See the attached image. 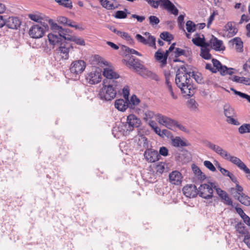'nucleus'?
Wrapping results in <instances>:
<instances>
[{"label":"nucleus","mask_w":250,"mask_h":250,"mask_svg":"<svg viewBox=\"0 0 250 250\" xmlns=\"http://www.w3.org/2000/svg\"><path fill=\"white\" fill-rule=\"evenodd\" d=\"M123 49L125 50L126 53H130V54H135L139 56H141V54L138 51L133 49H131L126 46H123Z\"/></svg>","instance_id":"obj_47"},{"label":"nucleus","mask_w":250,"mask_h":250,"mask_svg":"<svg viewBox=\"0 0 250 250\" xmlns=\"http://www.w3.org/2000/svg\"><path fill=\"white\" fill-rule=\"evenodd\" d=\"M214 183L209 182L208 184H204L200 186L198 188L199 196L205 199H210L213 197V189L212 184Z\"/></svg>","instance_id":"obj_4"},{"label":"nucleus","mask_w":250,"mask_h":250,"mask_svg":"<svg viewBox=\"0 0 250 250\" xmlns=\"http://www.w3.org/2000/svg\"><path fill=\"white\" fill-rule=\"evenodd\" d=\"M103 74L104 77H105V79L103 81H117L116 79L119 78V75L118 73L109 68H104Z\"/></svg>","instance_id":"obj_14"},{"label":"nucleus","mask_w":250,"mask_h":250,"mask_svg":"<svg viewBox=\"0 0 250 250\" xmlns=\"http://www.w3.org/2000/svg\"><path fill=\"white\" fill-rule=\"evenodd\" d=\"M224 159L232 163L234 165H235L241 170L245 166H246V165L239 158L234 156H231L229 152H228L227 156H225Z\"/></svg>","instance_id":"obj_19"},{"label":"nucleus","mask_w":250,"mask_h":250,"mask_svg":"<svg viewBox=\"0 0 250 250\" xmlns=\"http://www.w3.org/2000/svg\"><path fill=\"white\" fill-rule=\"evenodd\" d=\"M191 77H192L197 83H203V78L201 73L191 71Z\"/></svg>","instance_id":"obj_42"},{"label":"nucleus","mask_w":250,"mask_h":250,"mask_svg":"<svg viewBox=\"0 0 250 250\" xmlns=\"http://www.w3.org/2000/svg\"><path fill=\"white\" fill-rule=\"evenodd\" d=\"M239 132L240 134H244L250 132V124H244L241 125L238 128Z\"/></svg>","instance_id":"obj_41"},{"label":"nucleus","mask_w":250,"mask_h":250,"mask_svg":"<svg viewBox=\"0 0 250 250\" xmlns=\"http://www.w3.org/2000/svg\"><path fill=\"white\" fill-rule=\"evenodd\" d=\"M204 166L209 169L210 171L214 172L216 171V168L209 161H205L204 162Z\"/></svg>","instance_id":"obj_52"},{"label":"nucleus","mask_w":250,"mask_h":250,"mask_svg":"<svg viewBox=\"0 0 250 250\" xmlns=\"http://www.w3.org/2000/svg\"><path fill=\"white\" fill-rule=\"evenodd\" d=\"M174 53L175 57H178L181 55H185V51L180 48H176Z\"/></svg>","instance_id":"obj_59"},{"label":"nucleus","mask_w":250,"mask_h":250,"mask_svg":"<svg viewBox=\"0 0 250 250\" xmlns=\"http://www.w3.org/2000/svg\"><path fill=\"white\" fill-rule=\"evenodd\" d=\"M213 66L210 63H207L206 65V69L210 70L212 73H216L220 71L221 66V62L216 59H212Z\"/></svg>","instance_id":"obj_21"},{"label":"nucleus","mask_w":250,"mask_h":250,"mask_svg":"<svg viewBox=\"0 0 250 250\" xmlns=\"http://www.w3.org/2000/svg\"><path fill=\"white\" fill-rule=\"evenodd\" d=\"M236 193L235 195H241L243 194H244L243 192V188L240 186L238 184H237L236 185V188H235Z\"/></svg>","instance_id":"obj_63"},{"label":"nucleus","mask_w":250,"mask_h":250,"mask_svg":"<svg viewBox=\"0 0 250 250\" xmlns=\"http://www.w3.org/2000/svg\"><path fill=\"white\" fill-rule=\"evenodd\" d=\"M232 44L235 45V49L238 52H242L243 51V42L240 38L236 37L231 41Z\"/></svg>","instance_id":"obj_28"},{"label":"nucleus","mask_w":250,"mask_h":250,"mask_svg":"<svg viewBox=\"0 0 250 250\" xmlns=\"http://www.w3.org/2000/svg\"><path fill=\"white\" fill-rule=\"evenodd\" d=\"M183 192L187 197L194 198L198 194V189L194 185H187L183 188Z\"/></svg>","instance_id":"obj_12"},{"label":"nucleus","mask_w":250,"mask_h":250,"mask_svg":"<svg viewBox=\"0 0 250 250\" xmlns=\"http://www.w3.org/2000/svg\"><path fill=\"white\" fill-rule=\"evenodd\" d=\"M102 6L107 10H113L117 8V6H115L109 0H104Z\"/></svg>","instance_id":"obj_43"},{"label":"nucleus","mask_w":250,"mask_h":250,"mask_svg":"<svg viewBox=\"0 0 250 250\" xmlns=\"http://www.w3.org/2000/svg\"><path fill=\"white\" fill-rule=\"evenodd\" d=\"M210 49L206 48H201L200 56L205 60H209L211 58V55L209 53Z\"/></svg>","instance_id":"obj_36"},{"label":"nucleus","mask_w":250,"mask_h":250,"mask_svg":"<svg viewBox=\"0 0 250 250\" xmlns=\"http://www.w3.org/2000/svg\"><path fill=\"white\" fill-rule=\"evenodd\" d=\"M234 196L244 205L250 206V197L245 194H243L241 195H234Z\"/></svg>","instance_id":"obj_27"},{"label":"nucleus","mask_w":250,"mask_h":250,"mask_svg":"<svg viewBox=\"0 0 250 250\" xmlns=\"http://www.w3.org/2000/svg\"><path fill=\"white\" fill-rule=\"evenodd\" d=\"M160 38L164 41L168 42L170 43L171 41L173 39V36L168 32H163L160 34Z\"/></svg>","instance_id":"obj_40"},{"label":"nucleus","mask_w":250,"mask_h":250,"mask_svg":"<svg viewBox=\"0 0 250 250\" xmlns=\"http://www.w3.org/2000/svg\"><path fill=\"white\" fill-rule=\"evenodd\" d=\"M183 176L178 171H173L169 175V179L172 184L179 185L182 181Z\"/></svg>","instance_id":"obj_18"},{"label":"nucleus","mask_w":250,"mask_h":250,"mask_svg":"<svg viewBox=\"0 0 250 250\" xmlns=\"http://www.w3.org/2000/svg\"><path fill=\"white\" fill-rule=\"evenodd\" d=\"M192 168L193 171L194 172V173L195 174H196L198 176H201V179L205 178V175H203V176L204 177H203L202 176V175L203 173L201 171V170H200V169L197 166H196L195 165H193L192 166Z\"/></svg>","instance_id":"obj_48"},{"label":"nucleus","mask_w":250,"mask_h":250,"mask_svg":"<svg viewBox=\"0 0 250 250\" xmlns=\"http://www.w3.org/2000/svg\"><path fill=\"white\" fill-rule=\"evenodd\" d=\"M127 14H129L130 12L125 8L124 11L119 10L116 11L114 17L118 19H125L127 17Z\"/></svg>","instance_id":"obj_34"},{"label":"nucleus","mask_w":250,"mask_h":250,"mask_svg":"<svg viewBox=\"0 0 250 250\" xmlns=\"http://www.w3.org/2000/svg\"><path fill=\"white\" fill-rule=\"evenodd\" d=\"M69 20H68L65 17H59L57 18V21L59 23L62 24L63 25H67Z\"/></svg>","instance_id":"obj_55"},{"label":"nucleus","mask_w":250,"mask_h":250,"mask_svg":"<svg viewBox=\"0 0 250 250\" xmlns=\"http://www.w3.org/2000/svg\"><path fill=\"white\" fill-rule=\"evenodd\" d=\"M218 168L221 172V173L224 175L226 176H229V174H230V172H229L228 170L226 169L225 168H224L222 167L219 164H218Z\"/></svg>","instance_id":"obj_60"},{"label":"nucleus","mask_w":250,"mask_h":250,"mask_svg":"<svg viewBox=\"0 0 250 250\" xmlns=\"http://www.w3.org/2000/svg\"><path fill=\"white\" fill-rule=\"evenodd\" d=\"M86 81L90 84H95L100 83L102 79L101 72L92 71L87 74Z\"/></svg>","instance_id":"obj_10"},{"label":"nucleus","mask_w":250,"mask_h":250,"mask_svg":"<svg viewBox=\"0 0 250 250\" xmlns=\"http://www.w3.org/2000/svg\"><path fill=\"white\" fill-rule=\"evenodd\" d=\"M164 0H152L151 3L149 4L150 6H151L152 7L154 8H157L158 6L160 5L161 7H163V4L162 1H163Z\"/></svg>","instance_id":"obj_51"},{"label":"nucleus","mask_w":250,"mask_h":250,"mask_svg":"<svg viewBox=\"0 0 250 250\" xmlns=\"http://www.w3.org/2000/svg\"><path fill=\"white\" fill-rule=\"evenodd\" d=\"M165 164L163 163H160L156 166V171L157 173L162 174L164 172L165 169Z\"/></svg>","instance_id":"obj_50"},{"label":"nucleus","mask_w":250,"mask_h":250,"mask_svg":"<svg viewBox=\"0 0 250 250\" xmlns=\"http://www.w3.org/2000/svg\"><path fill=\"white\" fill-rule=\"evenodd\" d=\"M159 154L164 156H167L168 155V149L165 146H162L159 149Z\"/></svg>","instance_id":"obj_64"},{"label":"nucleus","mask_w":250,"mask_h":250,"mask_svg":"<svg viewBox=\"0 0 250 250\" xmlns=\"http://www.w3.org/2000/svg\"><path fill=\"white\" fill-rule=\"evenodd\" d=\"M123 93L125 100L128 101V96L129 94V88L128 86H125L123 89Z\"/></svg>","instance_id":"obj_56"},{"label":"nucleus","mask_w":250,"mask_h":250,"mask_svg":"<svg viewBox=\"0 0 250 250\" xmlns=\"http://www.w3.org/2000/svg\"><path fill=\"white\" fill-rule=\"evenodd\" d=\"M67 41L62 42L59 47L56 49L57 52L60 54L62 58L65 60L68 59L69 52L70 50L72 48L71 44Z\"/></svg>","instance_id":"obj_6"},{"label":"nucleus","mask_w":250,"mask_h":250,"mask_svg":"<svg viewBox=\"0 0 250 250\" xmlns=\"http://www.w3.org/2000/svg\"><path fill=\"white\" fill-rule=\"evenodd\" d=\"M29 18L33 21L38 22V23H42V18L39 15L35 14H29L28 15Z\"/></svg>","instance_id":"obj_44"},{"label":"nucleus","mask_w":250,"mask_h":250,"mask_svg":"<svg viewBox=\"0 0 250 250\" xmlns=\"http://www.w3.org/2000/svg\"><path fill=\"white\" fill-rule=\"evenodd\" d=\"M9 28L17 29L21 25V21L17 17H9L6 21L5 24Z\"/></svg>","instance_id":"obj_20"},{"label":"nucleus","mask_w":250,"mask_h":250,"mask_svg":"<svg viewBox=\"0 0 250 250\" xmlns=\"http://www.w3.org/2000/svg\"><path fill=\"white\" fill-rule=\"evenodd\" d=\"M61 6L69 9H71L73 7L72 2L70 0H63Z\"/></svg>","instance_id":"obj_57"},{"label":"nucleus","mask_w":250,"mask_h":250,"mask_svg":"<svg viewBox=\"0 0 250 250\" xmlns=\"http://www.w3.org/2000/svg\"><path fill=\"white\" fill-rule=\"evenodd\" d=\"M230 90L231 91H232L236 95L239 96L240 97H241L242 98L246 99L249 103H250V95H249L247 94L241 92L240 91H238L236 90L235 89H234L233 88H231Z\"/></svg>","instance_id":"obj_45"},{"label":"nucleus","mask_w":250,"mask_h":250,"mask_svg":"<svg viewBox=\"0 0 250 250\" xmlns=\"http://www.w3.org/2000/svg\"><path fill=\"white\" fill-rule=\"evenodd\" d=\"M149 21L150 24L154 26L160 22V20L158 17L155 16H150L149 17Z\"/></svg>","instance_id":"obj_46"},{"label":"nucleus","mask_w":250,"mask_h":250,"mask_svg":"<svg viewBox=\"0 0 250 250\" xmlns=\"http://www.w3.org/2000/svg\"><path fill=\"white\" fill-rule=\"evenodd\" d=\"M210 44L211 47L217 51H223L225 49V46L223 45V42L213 36H212L210 40Z\"/></svg>","instance_id":"obj_17"},{"label":"nucleus","mask_w":250,"mask_h":250,"mask_svg":"<svg viewBox=\"0 0 250 250\" xmlns=\"http://www.w3.org/2000/svg\"><path fill=\"white\" fill-rule=\"evenodd\" d=\"M235 228L236 231L239 233L241 234L242 235H244V236L247 235V234H250L249 231L248 230L246 227L244 226V224L241 222L237 223L235 225Z\"/></svg>","instance_id":"obj_31"},{"label":"nucleus","mask_w":250,"mask_h":250,"mask_svg":"<svg viewBox=\"0 0 250 250\" xmlns=\"http://www.w3.org/2000/svg\"><path fill=\"white\" fill-rule=\"evenodd\" d=\"M224 112L227 118L231 117V116H235V113L234 109L228 104H226L224 105Z\"/></svg>","instance_id":"obj_29"},{"label":"nucleus","mask_w":250,"mask_h":250,"mask_svg":"<svg viewBox=\"0 0 250 250\" xmlns=\"http://www.w3.org/2000/svg\"><path fill=\"white\" fill-rule=\"evenodd\" d=\"M243 242L250 249V234H247V235L244 236Z\"/></svg>","instance_id":"obj_61"},{"label":"nucleus","mask_w":250,"mask_h":250,"mask_svg":"<svg viewBox=\"0 0 250 250\" xmlns=\"http://www.w3.org/2000/svg\"><path fill=\"white\" fill-rule=\"evenodd\" d=\"M202 37L200 36V35L198 34H196L195 38H193L192 41L193 43L198 46L201 47L203 43H204V41H205V38L203 35H202Z\"/></svg>","instance_id":"obj_33"},{"label":"nucleus","mask_w":250,"mask_h":250,"mask_svg":"<svg viewBox=\"0 0 250 250\" xmlns=\"http://www.w3.org/2000/svg\"><path fill=\"white\" fill-rule=\"evenodd\" d=\"M233 70V68H228L226 65H224L221 63L219 72L222 76H225L227 75H231L234 73Z\"/></svg>","instance_id":"obj_30"},{"label":"nucleus","mask_w":250,"mask_h":250,"mask_svg":"<svg viewBox=\"0 0 250 250\" xmlns=\"http://www.w3.org/2000/svg\"><path fill=\"white\" fill-rule=\"evenodd\" d=\"M162 2L163 9L175 16L178 15L179 10L171 1L169 0H164Z\"/></svg>","instance_id":"obj_16"},{"label":"nucleus","mask_w":250,"mask_h":250,"mask_svg":"<svg viewBox=\"0 0 250 250\" xmlns=\"http://www.w3.org/2000/svg\"><path fill=\"white\" fill-rule=\"evenodd\" d=\"M156 119L160 124L165 126L168 128H170L174 126V125L176 124V121L160 114H158L156 115Z\"/></svg>","instance_id":"obj_9"},{"label":"nucleus","mask_w":250,"mask_h":250,"mask_svg":"<svg viewBox=\"0 0 250 250\" xmlns=\"http://www.w3.org/2000/svg\"><path fill=\"white\" fill-rule=\"evenodd\" d=\"M127 102L128 108L135 110V111L137 112V109H136L135 107L140 102L139 99L135 95H133L130 100L128 99V101H127Z\"/></svg>","instance_id":"obj_26"},{"label":"nucleus","mask_w":250,"mask_h":250,"mask_svg":"<svg viewBox=\"0 0 250 250\" xmlns=\"http://www.w3.org/2000/svg\"><path fill=\"white\" fill-rule=\"evenodd\" d=\"M206 146L215 152L217 154L219 155L223 159L225 158V156H227L228 151L226 150L223 149L220 146L215 145L210 142H207L206 143Z\"/></svg>","instance_id":"obj_15"},{"label":"nucleus","mask_w":250,"mask_h":250,"mask_svg":"<svg viewBox=\"0 0 250 250\" xmlns=\"http://www.w3.org/2000/svg\"><path fill=\"white\" fill-rule=\"evenodd\" d=\"M190 77L191 71L185 66H181L177 70L175 83L184 96H191L194 93V88L191 83Z\"/></svg>","instance_id":"obj_1"},{"label":"nucleus","mask_w":250,"mask_h":250,"mask_svg":"<svg viewBox=\"0 0 250 250\" xmlns=\"http://www.w3.org/2000/svg\"><path fill=\"white\" fill-rule=\"evenodd\" d=\"M224 202V203L226 205L229 206H232V200L229 197L228 195L225 196L222 199Z\"/></svg>","instance_id":"obj_62"},{"label":"nucleus","mask_w":250,"mask_h":250,"mask_svg":"<svg viewBox=\"0 0 250 250\" xmlns=\"http://www.w3.org/2000/svg\"><path fill=\"white\" fill-rule=\"evenodd\" d=\"M117 35L121 37H122L123 38H124L125 39L126 41H128V42H130V41H131L132 42L133 40L132 39H131V37L129 36V35L126 33V32H122V31H120L119 32H118L117 33Z\"/></svg>","instance_id":"obj_49"},{"label":"nucleus","mask_w":250,"mask_h":250,"mask_svg":"<svg viewBox=\"0 0 250 250\" xmlns=\"http://www.w3.org/2000/svg\"><path fill=\"white\" fill-rule=\"evenodd\" d=\"M187 105L188 107L192 111L196 112L198 110V104L193 99H190L188 100Z\"/></svg>","instance_id":"obj_32"},{"label":"nucleus","mask_w":250,"mask_h":250,"mask_svg":"<svg viewBox=\"0 0 250 250\" xmlns=\"http://www.w3.org/2000/svg\"><path fill=\"white\" fill-rule=\"evenodd\" d=\"M171 144L176 147H183L190 145L187 140H183L180 137H175L172 139Z\"/></svg>","instance_id":"obj_23"},{"label":"nucleus","mask_w":250,"mask_h":250,"mask_svg":"<svg viewBox=\"0 0 250 250\" xmlns=\"http://www.w3.org/2000/svg\"><path fill=\"white\" fill-rule=\"evenodd\" d=\"M67 41H73L76 44L80 45H85V42H84V40L81 38H78V37H67Z\"/></svg>","instance_id":"obj_38"},{"label":"nucleus","mask_w":250,"mask_h":250,"mask_svg":"<svg viewBox=\"0 0 250 250\" xmlns=\"http://www.w3.org/2000/svg\"><path fill=\"white\" fill-rule=\"evenodd\" d=\"M144 35L147 37V39H145L140 34H136V39L137 41L143 44L148 45L150 47L156 48V39L155 38L151 35L149 32H145Z\"/></svg>","instance_id":"obj_7"},{"label":"nucleus","mask_w":250,"mask_h":250,"mask_svg":"<svg viewBox=\"0 0 250 250\" xmlns=\"http://www.w3.org/2000/svg\"><path fill=\"white\" fill-rule=\"evenodd\" d=\"M212 187L213 188V189L215 190L218 195L222 199H223L225 196L227 195V193L221 189L216 184H212Z\"/></svg>","instance_id":"obj_37"},{"label":"nucleus","mask_w":250,"mask_h":250,"mask_svg":"<svg viewBox=\"0 0 250 250\" xmlns=\"http://www.w3.org/2000/svg\"><path fill=\"white\" fill-rule=\"evenodd\" d=\"M217 15H218V12L217 11H213V12L211 14L208 21L207 27L208 28L209 27L210 24L212 23V21L214 20L215 16Z\"/></svg>","instance_id":"obj_53"},{"label":"nucleus","mask_w":250,"mask_h":250,"mask_svg":"<svg viewBox=\"0 0 250 250\" xmlns=\"http://www.w3.org/2000/svg\"><path fill=\"white\" fill-rule=\"evenodd\" d=\"M159 154L157 150L150 148L146 149L144 153V157L146 161L153 163L159 160Z\"/></svg>","instance_id":"obj_13"},{"label":"nucleus","mask_w":250,"mask_h":250,"mask_svg":"<svg viewBox=\"0 0 250 250\" xmlns=\"http://www.w3.org/2000/svg\"><path fill=\"white\" fill-rule=\"evenodd\" d=\"M103 86L98 96L102 100L110 101L114 99L117 92L121 88V84L117 81H103Z\"/></svg>","instance_id":"obj_2"},{"label":"nucleus","mask_w":250,"mask_h":250,"mask_svg":"<svg viewBox=\"0 0 250 250\" xmlns=\"http://www.w3.org/2000/svg\"><path fill=\"white\" fill-rule=\"evenodd\" d=\"M234 116H231V117L227 118V122L229 124H230L233 125H240L239 122L235 119L234 118Z\"/></svg>","instance_id":"obj_54"},{"label":"nucleus","mask_w":250,"mask_h":250,"mask_svg":"<svg viewBox=\"0 0 250 250\" xmlns=\"http://www.w3.org/2000/svg\"><path fill=\"white\" fill-rule=\"evenodd\" d=\"M225 30L228 32V36L229 37L234 36L237 33L238 30L235 26V22L229 21L224 27Z\"/></svg>","instance_id":"obj_22"},{"label":"nucleus","mask_w":250,"mask_h":250,"mask_svg":"<svg viewBox=\"0 0 250 250\" xmlns=\"http://www.w3.org/2000/svg\"><path fill=\"white\" fill-rule=\"evenodd\" d=\"M67 37L65 35L60 36L59 34L50 33L48 35V39L50 44L52 45L58 44L59 45L62 42L67 40Z\"/></svg>","instance_id":"obj_11"},{"label":"nucleus","mask_w":250,"mask_h":250,"mask_svg":"<svg viewBox=\"0 0 250 250\" xmlns=\"http://www.w3.org/2000/svg\"><path fill=\"white\" fill-rule=\"evenodd\" d=\"M141 124V120L134 114H130L127 116L125 127L127 131H130L134 127H138Z\"/></svg>","instance_id":"obj_8"},{"label":"nucleus","mask_w":250,"mask_h":250,"mask_svg":"<svg viewBox=\"0 0 250 250\" xmlns=\"http://www.w3.org/2000/svg\"><path fill=\"white\" fill-rule=\"evenodd\" d=\"M48 27L46 23H37L32 25L29 31V36L34 39L42 38L45 30L48 29Z\"/></svg>","instance_id":"obj_3"},{"label":"nucleus","mask_w":250,"mask_h":250,"mask_svg":"<svg viewBox=\"0 0 250 250\" xmlns=\"http://www.w3.org/2000/svg\"><path fill=\"white\" fill-rule=\"evenodd\" d=\"M86 67L85 62L82 60L73 61L70 66L69 70L73 75H78L82 73Z\"/></svg>","instance_id":"obj_5"},{"label":"nucleus","mask_w":250,"mask_h":250,"mask_svg":"<svg viewBox=\"0 0 250 250\" xmlns=\"http://www.w3.org/2000/svg\"><path fill=\"white\" fill-rule=\"evenodd\" d=\"M49 23L50 24L51 29L54 32H58L60 36L66 35L64 29L60 26L58 25L57 23L54 22L53 20H50L49 21Z\"/></svg>","instance_id":"obj_24"},{"label":"nucleus","mask_w":250,"mask_h":250,"mask_svg":"<svg viewBox=\"0 0 250 250\" xmlns=\"http://www.w3.org/2000/svg\"><path fill=\"white\" fill-rule=\"evenodd\" d=\"M127 101L121 99L116 100L114 104L115 108L121 111H125L126 108H128Z\"/></svg>","instance_id":"obj_25"},{"label":"nucleus","mask_w":250,"mask_h":250,"mask_svg":"<svg viewBox=\"0 0 250 250\" xmlns=\"http://www.w3.org/2000/svg\"><path fill=\"white\" fill-rule=\"evenodd\" d=\"M145 74L147 78L156 82H158L160 80L158 75L151 71L146 70L145 71Z\"/></svg>","instance_id":"obj_35"},{"label":"nucleus","mask_w":250,"mask_h":250,"mask_svg":"<svg viewBox=\"0 0 250 250\" xmlns=\"http://www.w3.org/2000/svg\"><path fill=\"white\" fill-rule=\"evenodd\" d=\"M186 25V29L189 33H192L196 30V25L191 21H187Z\"/></svg>","instance_id":"obj_39"},{"label":"nucleus","mask_w":250,"mask_h":250,"mask_svg":"<svg viewBox=\"0 0 250 250\" xmlns=\"http://www.w3.org/2000/svg\"><path fill=\"white\" fill-rule=\"evenodd\" d=\"M161 49H159L155 54V57L156 60L158 61H161L162 62V60H164L165 57L164 56V54L160 51Z\"/></svg>","instance_id":"obj_58"}]
</instances>
